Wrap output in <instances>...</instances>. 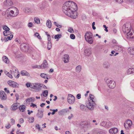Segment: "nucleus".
Instances as JSON below:
<instances>
[{"label":"nucleus","mask_w":134,"mask_h":134,"mask_svg":"<svg viewBox=\"0 0 134 134\" xmlns=\"http://www.w3.org/2000/svg\"><path fill=\"white\" fill-rule=\"evenodd\" d=\"M77 8V5L75 2L72 1H69L65 2L63 4L62 10L66 15L75 19V16H73V14Z\"/></svg>","instance_id":"1"},{"label":"nucleus","mask_w":134,"mask_h":134,"mask_svg":"<svg viewBox=\"0 0 134 134\" xmlns=\"http://www.w3.org/2000/svg\"><path fill=\"white\" fill-rule=\"evenodd\" d=\"M90 99L88 100V103L86 104V106L85 105L81 104L80 106V109L83 111L86 110V107L90 110H93L94 107L96 105L94 100V96L92 94H90L89 95Z\"/></svg>","instance_id":"2"},{"label":"nucleus","mask_w":134,"mask_h":134,"mask_svg":"<svg viewBox=\"0 0 134 134\" xmlns=\"http://www.w3.org/2000/svg\"><path fill=\"white\" fill-rule=\"evenodd\" d=\"M7 13L11 16L15 17L18 15L19 11L18 9L15 7H11L8 9Z\"/></svg>","instance_id":"3"},{"label":"nucleus","mask_w":134,"mask_h":134,"mask_svg":"<svg viewBox=\"0 0 134 134\" xmlns=\"http://www.w3.org/2000/svg\"><path fill=\"white\" fill-rule=\"evenodd\" d=\"M93 34L90 31L86 32L85 35V38L86 41L90 44H92L93 42Z\"/></svg>","instance_id":"4"},{"label":"nucleus","mask_w":134,"mask_h":134,"mask_svg":"<svg viewBox=\"0 0 134 134\" xmlns=\"http://www.w3.org/2000/svg\"><path fill=\"white\" fill-rule=\"evenodd\" d=\"M127 27L126 26V37L130 40L133 38V37L132 36V32H131V24L130 23L127 24Z\"/></svg>","instance_id":"5"},{"label":"nucleus","mask_w":134,"mask_h":134,"mask_svg":"<svg viewBox=\"0 0 134 134\" xmlns=\"http://www.w3.org/2000/svg\"><path fill=\"white\" fill-rule=\"evenodd\" d=\"M106 82L109 87L110 88H113L116 86V84L115 82L112 80L108 79Z\"/></svg>","instance_id":"6"},{"label":"nucleus","mask_w":134,"mask_h":134,"mask_svg":"<svg viewBox=\"0 0 134 134\" xmlns=\"http://www.w3.org/2000/svg\"><path fill=\"white\" fill-rule=\"evenodd\" d=\"M31 88L36 90H39L42 87V85L38 83H31Z\"/></svg>","instance_id":"7"},{"label":"nucleus","mask_w":134,"mask_h":134,"mask_svg":"<svg viewBox=\"0 0 134 134\" xmlns=\"http://www.w3.org/2000/svg\"><path fill=\"white\" fill-rule=\"evenodd\" d=\"M68 102L70 104H73L75 101V97L70 94H69L67 98Z\"/></svg>","instance_id":"8"},{"label":"nucleus","mask_w":134,"mask_h":134,"mask_svg":"<svg viewBox=\"0 0 134 134\" xmlns=\"http://www.w3.org/2000/svg\"><path fill=\"white\" fill-rule=\"evenodd\" d=\"M7 83L10 86L13 87L18 88L19 87V84L13 81H8Z\"/></svg>","instance_id":"9"},{"label":"nucleus","mask_w":134,"mask_h":134,"mask_svg":"<svg viewBox=\"0 0 134 134\" xmlns=\"http://www.w3.org/2000/svg\"><path fill=\"white\" fill-rule=\"evenodd\" d=\"M3 3L5 7H10L13 5V3L12 0H5Z\"/></svg>","instance_id":"10"},{"label":"nucleus","mask_w":134,"mask_h":134,"mask_svg":"<svg viewBox=\"0 0 134 134\" xmlns=\"http://www.w3.org/2000/svg\"><path fill=\"white\" fill-rule=\"evenodd\" d=\"M0 98L2 100H5L7 99V95L3 91H0Z\"/></svg>","instance_id":"11"},{"label":"nucleus","mask_w":134,"mask_h":134,"mask_svg":"<svg viewBox=\"0 0 134 134\" xmlns=\"http://www.w3.org/2000/svg\"><path fill=\"white\" fill-rule=\"evenodd\" d=\"M132 124V122L130 119H128L126 120V130L129 129L131 128V127Z\"/></svg>","instance_id":"12"},{"label":"nucleus","mask_w":134,"mask_h":134,"mask_svg":"<svg viewBox=\"0 0 134 134\" xmlns=\"http://www.w3.org/2000/svg\"><path fill=\"white\" fill-rule=\"evenodd\" d=\"M68 111V109H64L59 111L58 112V114L60 115H63L65 114Z\"/></svg>","instance_id":"13"},{"label":"nucleus","mask_w":134,"mask_h":134,"mask_svg":"<svg viewBox=\"0 0 134 134\" xmlns=\"http://www.w3.org/2000/svg\"><path fill=\"white\" fill-rule=\"evenodd\" d=\"M19 107L18 104L17 103H15L12 105L10 109L13 110H15L18 108Z\"/></svg>","instance_id":"14"},{"label":"nucleus","mask_w":134,"mask_h":134,"mask_svg":"<svg viewBox=\"0 0 134 134\" xmlns=\"http://www.w3.org/2000/svg\"><path fill=\"white\" fill-rule=\"evenodd\" d=\"M118 131V129L115 127L113 128L110 129L109 130V132L111 134H115Z\"/></svg>","instance_id":"15"},{"label":"nucleus","mask_w":134,"mask_h":134,"mask_svg":"<svg viewBox=\"0 0 134 134\" xmlns=\"http://www.w3.org/2000/svg\"><path fill=\"white\" fill-rule=\"evenodd\" d=\"M46 3L43 2L39 4V7L41 10H43L46 8Z\"/></svg>","instance_id":"16"},{"label":"nucleus","mask_w":134,"mask_h":134,"mask_svg":"<svg viewBox=\"0 0 134 134\" xmlns=\"http://www.w3.org/2000/svg\"><path fill=\"white\" fill-rule=\"evenodd\" d=\"M85 55L86 56H89L91 54V51L90 49L89 48L86 49L84 51Z\"/></svg>","instance_id":"17"},{"label":"nucleus","mask_w":134,"mask_h":134,"mask_svg":"<svg viewBox=\"0 0 134 134\" xmlns=\"http://www.w3.org/2000/svg\"><path fill=\"white\" fill-rule=\"evenodd\" d=\"M127 51L131 55H134V48L130 47L127 49Z\"/></svg>","instance_id":"18"},{"label":"nucleus","mask_w":134,"mask_h":134,"mask_svg":"<svg viewBox=\"0 0 134 134\" xmlns=\"http://www.w3.org/2000/svg\"><path fill=\"white\" fill-rule=\"evenodd\" d=\"M20 74L22 76H30V75L27 71L25 70H22L21 71Z\"/></svg>","instance_id":"19"},{"label":"nucleus","mask_w":134,"mask_h":134,"mask_svg":"<svg viewBox=\"0 0 134 134\" xmlns=\"http://www.w3.org/2000/svg\"><path fill=\"white\" fill-rule=\"evenodd\" d=\"M42 69H44L48 67V64L46 60H44L43 63L41 65Z\"/></svg>","instance_id":"20"},{"label":"nucleus","mask_w":134,"mask_h":134,"mask_svg":"<svg viewBox=\"0 0 134 134\" xmlns=\"http://www.w3.org/2000/svg\"><path fill=\"white\" fill-rule=\"evenodd\" d=\"M63 58L64 59V63H66L69 62V55H64V56Z\"/></svg>","instance_id":"21"},{"label":"nucleus","mask_w":134,"mask_h":134,"mask_svg":"<svg viewBox=\"0 0 134 134\" xmlns=\"http://www.w3.org/2000/svg\"><path fill=\"white\" fill-rule=\"evenodd\" d=\"M36 115L39 118H42L43 116V111H38Z\"/></svg>","instance_id":"22"},{"label":"nucleus","mask_w":134,"mask_h":134,"mask_svg":"<svg viewBox=\"0 0 134 134\" xmlns=\"http://www.w3.org/2000/svg\"><path fill=\"white\" fill-rule=\"evenodd\" d=\"M2 60L3 62L6 63H8L9 62V59L6 56H3L2 57Z\"/></svg>","instance_id":"23"},{"label":"nucleus","mask_w":134,"mask_h":134,"mask_svg":"<svg viewBox=\"0 0 134 134\" xmlns=\"http://www.w3.org/2000/svg\"><path fill=\"white\" fill-rule=\"evenodd\" d=\"M127 73L128 74H133L134 73V69L130 68L127 70Z\"/></svg>","instance_id":"24"},{"label":"nucleus","mask_w":134,"mask_h":134,"mask_svg":"<svg viewBox=\"0 0 134 134\" xmlns=\"http://www.w3.org/2000/svg\"><path fill=\"white\" fill-rule=\"evenodd\" d=\"M46 25L49 28L51 27L52 26V23L50 20H48L46 22Z\"/></svg>","instance_id":"25"},{"label":"nucleus","mask_w":134,"mask_h":134,"mask_svg":"<svg viewBox=\"0 0 134 134\" xmlns=\"http://www.w3.org/2000/svg\"><path fill=\"white\" fill-rule=\"evenodd\" d=\"M35 100V99L34 98L31 97L26 99V101L27 103H30V102H34Z\"/></svg>","instance_id":"26"},{"label":"nucleus","mask_w":134,"mask_h":134,"mask_svg":"<svg viewBox=\"0 0 134 134\" xmlns=\"http://www.w3.org/2000/svg\"><path fill=\"white\" fill-rule=\"evenodd\" d=\"M26 44L25 43H23L20 46V48L22 50H24L27 48Z\"/></svg>","instance_id":"27"},{"label":"nucleus","mask_w":134,"mask_h":134,"mask_svg":"<svg viewBox=\"0 0 134 134\" xmlns=\"http://www.w3.org/2000/svg\"><path fill=\"white\" fill-rule=\"evenodd\" d=\"M14 77L16 79H18L19 77L20 74L18 71L13 72Z\"/></svg>","instance_id":"28"},{"label":"nucleus","mask_w":134,"mask_h":134,"mask_svg":"<svg viewBox=\"0 0 134 134\" xmlns=\"http://www.w3.org/2000/svg\"><path fill=\"white\" fill-rule=\"evenodd\" d=\"M40 76L42 78L45 79H48V77L47 74L44 73H42L40 74Z\"/></svg>","instance_id":"29"},{"label":"nucleus","mask_w":134,"mask_h":134,"mask_svg":"<svg viewBox=\"0 0 134 134\" xmlns=\"http://www.w3.org/2000/svg\"><path fill=\"white\" fill-rule=\"evenodd\" d=\"M25 106L24 105L20 106L19 107V109L21 111L24 112L25 109Z\"/></svg>","instance_id":"30"},{"label":"nucleus","mask_w":134,"mask_h":134,"mask_svg":"<svg viewBox=\"0 0 134 134\" xmlns=\"http://www.w3.org/2000/svg\"><path fill=\"white\" fill-rule=\"evenodd\" d=\"M11 32L9 31H4L3 32V35L4 36H6L11 34Z\"/></svg>","instance_id":"31"},{"label":"nucleus","mask_w":134,"mask_h":134,"mask_svg":"<svg viewBox=\"0 0 134 134\" xmlns=\"http://www.w3.org/2000/svg\"><path fill=\"white\" fill-rule=\"evenodd\" d=\"M13 35H10L9 36H8L7 38L5 37V42L8 41L9 40H10L13 38Z\"/></svg>","instance_id":"32"},{"label":"nucleus","mask_w":134,"mask_h":134,"mask_svg":"<svg viewBox=\"0 0 134 134\" xmlns=\"http://www.w3.org/2000/svg\"><path fill=\"white\" fill-rule=\"evenodd\" d=\"M12 69L13 71L10 70L11 73L13 74V72H15L18 71L17 68L14 66H13L12 67Z\"/></svg>","instance_id":"33"},{"label":"nucleus","mask_w":134,"mask_h":134,"mask_svg":"<svg viewBox=\"0 0 134 134\" xmlns=\"http://www.w3.org/2000/svg\"><path fill=\"white\" fill-rule=\"evenodd\" d=\"M95 131H96L97 134H103V132L99 129H96Z\"/></svg>","instance_id":"34"},{"label":"nucleus","mask_w":134,"mask_h":134,"mask_svg":"<svg viewBox=\"0 0 134 134\" xmlns=\"http://www.w3.org/2000/svg\"><path fill=\"white\" fill-rule=\"evenodd\" d=\"M81 69V66L80 65H78L76 67V70L77 72H79Z\"/></svg>","instance_id":"35"},{"label":"nucleus","mask_w":134,"mask_h":134,"mask_svg":"<svg viewBox=\"0 0 134 134\" xmlns=\"http://www.w3.org/2000/svg\"><path fill=\"white\" fill-rule=\"evenodd\" d=\"M112 125V124L110 121H108L107 122H106V127H111Z\"/></svg>","instance_id":"36"},{"label":"nucleus","mask_w":134,"mask_h":134,"mask_svg":"<svg viewBox=\"0 0 134 134\" xmlns=\"http://www.w3.org/2000/svg\"><path fill=\"white\" fill-rule=\"evenodd\" d=\"M3 30H5V31H9L10 30L9 28L6 25L3 26Z\"/></svg>","instance_id":"37"},{"label":"nucleus","mask_w":134,"mask_h":134,"mask_svg":"<svg viewBox=\"0 0 134 134\" xmlns=\"http://www.w3.org/2000/svg\"><path fill=\"white\" fill-rule=\"evenodd\" d=\"M110 64L108 62L104 63V66L106 68H108Z\"/></svg>","instance_id":"38"},{"label":"nucleus","mask_w":134,"mask_h":134,"mask_svg":"<svg viewBox=\"0 0 134 134\" xmlns=\"http://www.w3.org/2000/svg\"><path fill=\"white\" fill-rule=\"evenodd\" d=\"M48 92L47 90H45L43 92V94L45 97H47L48 95Z\"/></svg>","instance_id":"39"},{"label":"nucleus","mask_w":134,"mask_h":134,"mask_svg":"<svg viewBox=\"0 0 134 134\" xmlns=\"http://www.w3.org/2000/svg\"><path fill=\"white\" fill-rule=\"evenodd\" d=\"M52 44L51 42L49 41L48 42L47 48L48 50H49L51 49V47Z\"/></svg>","instance_id":"40"},{"label":"nucleus","mask_w":134,"mask_h":134,"mask_svg":"<svg viewBox=\"0 0 134 134\" xmlns=\"http://www.w3.org/2000/svg\"><path fill=\"white\" fill-rule=\"evenodd\" d=\"M62 37V35L60 34H58L55 35L54 36L55 39H59Z\"/></svg>","instance_id":"41"},{"label":"nucleus","mask_w":134,"mask_h":134,"mask_svg":"<svg viewBox=\"0 0 134 134\" xmlns=\"http://www.w3.org/2000/svg\"><path fill=\"white\" fill-rule=\"evenodd\" d=\"M101 126L106 127V122L104 121H102L100 124Z\"/></svg>","instance_id":"42"},{"label":"nucleus","mask_w":134,"mask_h":134,"mask_svg":"<svg viewBox=\"0 0 134 134\" xmlns=\"http://www.w3.org/2000/svg\"><path fill=\"white\" fill-rule=\"evenodd\" d=\"M122 30L124 33H126V24H124L122 27Z\"/></svg>","instance_id":"43"},{"label":"nucleus","mask_w":134,"mask_h":134,"mask_svg":"<svg viewBox=\"0 0 134 134\" xmlns=\"http://www.w3.org/2000/svg\"><path fill=\"white\" fill-rule=\"evenodd\" d=\"M34 21L37 24H38L40 23V20L38 18H35L34 19Z\"/></svg>","instance_id":"44"},{"label":"nucleus","mask_w":134,"mask_h":134,"mask_svg":"<svg viewBox=\"0 0 134 134\" xmlns=\"http://www.w3.org/2000/svg\"><path fill=\"white\" fill-rule=\"evenodd\" d=\"M114 47L116 50H119L121 48L118 45H115L114 46Z\"/></svg>","instance_id":"45"},{"label":"nucleus","mask_w":134,"mask_h":134,"mask_svg":"<svg viewBox=\"0 0 134 134\" xmlns=\"http://www.w3.org/2000/svg\"><path fill=\"white\" fill-rule=\"evenodd\" d=\"M34 35L36 36L39 39H40L41 38L40 36L39 35V34L37 32H36L35 34Z\"/></svg>","instance_id":"46"},{"label":"nucleus","mask_w":134,"mask_h":134,"mask_svg":"<svg viewBox=\"0 0 134 134\" xmlns=\"http://www.w3.org/2000/svg\"><path fill=\"white\" fill-rule=\"evenodd\" d=\"M54 24L57 27H58L59 28H60L62 26L60 25H59L56 22H54Z\"/></svg>","instance_id":"47"},{"label":"nucleus","mask_w":134,"mask_h":134,"mask_svg":"<svg viewBox=\"0 0 134 134\" xmlns=\"http://www.w3.org/2000/svg\"><path fill=\"white\" fill-rule=\"evenodd\" d=\"M68 31L71 33H72L74 32L73 29L72 28H70L68 29Z\"/></svg>","instance_id":"48"},{"label":"nucleus","mask_w":134,"mask_h":134,"mask_svg":"<svg viewBox=\"0 0 134 134\" xmlns=\"http://www.w3.org/2000/svg\"><path fill=\"white\" fill-rule=\"evenodd\" d=\"M70 37L72 39H74L75 38V36L74 34H72L70 35Z\"/></svg>","instance_id":"49"},{"label":"nucleus","mask_w":134,"mask_h":134,"mask_svg":"<svg viewBox=\"0 0 134 134\" xmlns=\"http://www.w3.org/2000/svg\"><path fill=\"white\" fill-rule=\"evenodd\" d=\"M85 124L84 121L81 122L80 123V125L82 127H84V125Z\"/></svg>","instance_id":"50"},{"label":"nucleus","mask_w":134,"mask_h":134,"mask_svg":"<svg viewBox=\"0 0 134 134\" xmlns=\"http://www.w3.org/2000/svg\"><path fill=\"white\" fill-rule=\"evenodd\" d=\"M134 2V0H126V2L128 3H132Z\"/></svg>","instance_id":"51"},{"label":"nucleus","mask_w":134,"mask_h":134,"mask_svg":"<svg viewBox=\"0 0 134 134\" xmlns=\"http://www.w3.org/2000/svg\"><path fill=\"white\" fill-rule=\"evenodd\" d=\"M30 106L31 107H32L33 108H34L35 107L36 108H37V105L33 103H31V105H30Z\"/></svg>","instance_id":"52"},{"label":"nucleus","mask_w":134,"mask_h":134,"mask_svg":"<svg viewBox=\"0 0 134 134\" xmlns=\"http://www.w3.org/2000/svg\"><path fill=\"white\" fill-rule=\"evenodd\" d=\"M15 41L17 42L19 44H20L21 43V42L20 40L18 39V38H16L15 40Z\"/></svg>","instance_id":"53"},{"label":"nucleus","mask_w":134,"mask_h":134,"mask_svg":"<svg viewBox=\"0 0 134 134\" xmlns=\"http://www.w3.org/2000/svg\"><path fill=\"white\" fill-rule=\"evenodd\" d=\"M58 111L57 109H53V112L52 113V114L53 115H54L55 112H57Z\"/></svg>","instance_id":"54"},{"label":"nucleus","mask_w":134,"mask_h":134,"mask_svg":"<svg viewBox=\"0 0 134 134\" xmlns=\"http://www.w3.org/2000/svg\"><path fill=\"white\" fill-rule=\"evenodd\" d=\"M26 85L27 87H30L31 88V83L30 84L29 83H27L26 84Z\"/></svg>","instance_id":"55"},{"label":"nucleus","mask_w":134,"mask_h":134,"mask_svg":"<svg viewBox=\"0 0 134 134\" xmlns=\"http://www.w3.org/2000/svg\"><path fill=\"white\" fill-rule=\"evenodd\" d=\"M24 122V120L23 118H20L19 120V122L20 124H23Z\"/></svg>","instance_id":"56"},{"label":"nucleus","mask_w":134,"mask_h":134,"mask_svg":"<svg viewBox=\"0 0 134 134\" xmlns=\"http://www.w3.org/2000/svg\"><path fill=\"white\" fill-rule=\"evenodd\" d=\"M4 90L7 93H9V91L8 90H7V88H5L4 89Z\"/></svg>","instance_id":"57"},{"label":"nucleus","mask_w":134,"mask_h":134,"mask_svg":"<svg viewBox=\"0 0 134 134\" xmlns=\"http://www.w3.org/2000/svg\"><path fill=\"white\" fill-rule=\"evenodd\" d=\"M11 123L12 125H14L15 124V121L14 119L12 118L11 119Z\"/></svg>","instance_id":"58"},{"label":"nucleus","mask_w":134,"mask_h":134,"mask_svg":"<svg viewBox=\"0 0 134 134\" xmlns=\"http://www.w3.org/2000/svg\"><path fill=\"white\" fill-rule=\"evenodd\" d=\"M35 127L36 128L39 130H40V127L39 125L38 124H37L36 125Z\"/></svg>","instance_id":"59"},{"label":"nucleus","mask_w":134,"mask_h":134,"mask_svg":"<svg viewBox=\"0 0 134 134\" xmlns=\"http://www.w3.org/2000/svg\"><path fill=\"white\" fill-rule=\"evenodd\" d=\"M7 75L10 78H12L13 76L9 72Z\"/></svg>","instance_id":"60"},{"label":"nucleus","mask_w":134,"mask_h":134,"mask_svg":"<svg viewBox=\"0 0 134 134\" xmlns=\"http://www.w3.org/2000/svg\"><path fill=\"white\" fill-rule=\"evenodd\" d=\"M81 95L80 94H78L76 96V98L78 99H79L81 98Z\"/></svg>","instance_id":"61"},{"label":"nucleus","mask_w":134,"mask_h":134,"mask_svg":"<svg viewBox=\"0 0 134 134\" xmlns=\"http://www.w3.org/2000/svg\"><path fill=\"white\" fill-rule=\"evenodd\" d=\"M29 11H30V10L29 8H25V12L26 13H28Z\"/></svg>","instance_id":"62"},{"label":"nucleus","mask_w":134,"mask_h":134,"mask_svg":"<svg viewBox=\"0 0 134 134\" xmlns=\"http://www.w3.org/2000/svg\"><path fill=\"white\" fill-rule=\"evenodd\" d=\"M11 126V125L10 124H8L7 125L5 126V127L7 129H9Z\"/></svg>","instance_id":"63"},{"label":"nucleus","mask_w":134,"mask_h":134,"mask_svg":"<svg viewBox=\"0 0 134 134\" xmlns=\"http://www.w3.org/2000/svg\"><path fill=\"white\" fill-rule=\"evenodd\" d=\"M32 23L31 22H30L28 24V26L29 27H31L32 26Z\"/></svg>","instance_id":"64"}]
</instances>
